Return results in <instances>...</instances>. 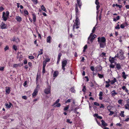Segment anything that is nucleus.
Listing matches in <instances>:
<instances>
[{"instance_id":"4d7b16f0","label":"nucleus","mask_w":129,"mask_h":129,"mask_svg":"<svg viewBox=\"0 0 129 129\" xmlns=\"http://www.w3.org/2000/svg\"><path fill=\"white\" fill-rule=\"evenodd\" d=\"M27 60L26 59H25L24 61V64L25 65L27 63Z\"/></svg>"},{"instance_id":"c756f323","label":"nucleus","mask_w":129,"mask_h":129,"mask_svg":"<svg viewBox=\"0 0 129 129\" xmlns=\"http://www.w3.org/2000/svg\"><path fill=\"white\" fill-rule=\"evenodd\" d=\"M41 8L45 12H46V9L43 5H42Z\"/></svg>"},{"instance_id":"393cba45","label":"nucleus","mask_w":129,"mask_h":129,"mask_svg":"<svg viewBox=\"0 0 129 129\" xmlns=\"http://www.w3.org/2000/svg\"><path fill=\"white\" fill-rule=\"evenodd\" d=\"M116 79L114 78L113 79V80H111V81H110L111 83V84H114L115 83V82H116Z\"/></svg>"},{"instance_id":"5fc2aeb1","label":"nucleus","mask_w":129,"mask_h":129,"mask_svg":"<svg viewBox=\"0 0 129 129\" xmlns=\"http://www.w3.org/2000/svg\"><path fill=\"white\" fill-rule=\"evenodd\" d=\"M71 99H69L68 100H67L65 102L66 103H70L71 102Z\"/></svg>"},{"instance_id":"864d4df0","label":"nucleus","mask_w":129,"mask_h":129,"mask_svg":"<svg viewBox=\"0 0 129 129\" xmlns=\"http://www.w3.org/2000/svg\"><path fill=\"white\" fill-rule=\"evenodd\" d=\"M35 4H37V0H31Z\"/></svg>"},{"instance_id":"6ab92c4d","label":"nucleus","mask_w":129,"mask_h":129,"mask_svg":"<svg viewBox=\"0 0 129 129\" xmlns=\"http://www.w3.org/2000/svg\"><path fill=\"white\" fill-rule=\"evenodd\" d=\"M10 104H5L7 108H10L11 107V106H12V104L11 103H9Z\"/></svg>"},{"instance_id":"f704fd0d","label":"nucleus","mask_w":129,"mask_h":129,"mask_svg":"<svg viewBox=\"0 0 129 129\" xmlns=\"http://www.w3.org/2000/svg\"><path fill=\"white\" fill-rule=\"evenodd\" d=\"M70 119H67L66 122L69 123L71 124L72 123V122L70 121Z\"/></svg>"},{"instance_id":"7ed1b4c3","label":"nucleus","mask_w":129,"mask_h":129,"mask_svg":"<svg viewBox=\"0 0 129 129\" xmlns=\"http://www.w3.org/2000/svg\"><path fill=\"white\" fill-rule=\"evenodd\" d=\"M67 60H64L61 61L62 69L63 70V71H65V67L67 65Z\"/></svg>"},{"instance_id":"ddd939ff","label":"nucleus","mask_w":129,"mask_h":129,"mask_svg":"<svg viewBox=\"0 0 129 129\" xmlns=\"http://www.w3.org/2000/svg\"><path fill=\"white\" fill-rule=\"evenodd\" d=\"M114 58L113 57L111 58L110 57L109 58V61L111 63H112L114 62Z\"/></svg>"},{"instance_id":"a18cd8bd","label":"nucleus","mask_w":129,"mask_h":129,"mask_svg":"<svg viewBox=\"0 0 129 129\" xmlns=\"http://www.w3.org/2000/svg\"><path fill=\"white\" fill-rule=\"evenodd\" d=\"M94 105H95L96 106H100L99 104L97 102H94Z\"/></svg>"},{"instance_id":"0e129e2a","label":"nucleus","mask_w":129,"mask_h":129,"mask_svg":"<svg viewBox=\"0 0 129 129\" xmlns=\"http://www.w3.org/2000/svg\"><path fill=\"white\" fill-rule=\"evenodd\" d=\"M22 98L25 100L27 99V96H22Z\"/></svg>"},{"instance_id":"9d476101","label":"nucleus","mask_w":129,"mask_h":129,"mask_svg":"<svg viewBox=\"0 0 129 129\" xmlns=\"http://www.w3.org/2000/svg\"><path fill=\"white\" fill-rule=\"evenodd\" d=\"M99 43L100 44V47L101 48H104L105 47V46L106 45V42L100 43Z\"/></svg>"},{"instance_id":"e433bc0d","label":"nucleus","mask_w":129,"mask_h":129,"mask_svg":"<svg viewBox=\"0 0 129 129\" xmlns=\"http://www.w3.org/2000/svg\"><path fill=\"white\" fill-rule=\"evenodd\" d=\"M125 24L124 23H123L121 24L120 25V27L121 28H124L125 27Z\"/></svg>"},{"instance_id":"20e7f679","label":"nucleus","mask_w":129,"mask_h":129,"mask_svg":"<svg viewBox=\"0 0 129 129\" xmlns=\"http://www.w3.org/2000/svg\"><path fill=\"white\" fill-rule=\"evenodd\" d=\"M96 37V36L95 35H93L92 33H91L89 36V40L91 43H92L93 41V40L94 38Z\"/></svg>"},{"instance_id":"3c124183","label":"nucleus","mask_w":129,"mask_h":129,"mask_svg":"<svg viewBox=\"0 0 129 129\" xmlns=\"http://www.w3.org/2000/svg\"><path fill=\"white\" fill-rule=\"evenodd\" d=\"M4 67H0V71H3L4 69Z\"/></svg>"},{"instance_id":"49530a36","label":"nucleus","mask_w":129,"mask_h":129,"mask_svg":"<svg viewBox=\"0 0 129 129\" xmlns=\"http://www.w3.org/2000/svg\"><path fill=\"white\" fill-rule=\"evenodd\" d=\"M50 59L49 58H46L45 59V60L44 61L46 63H47V62H48L49 61H50Z\"/></svg>"},{"instance_id":"ea45409f","label":"nucleus","mask_w":129,"mask_h":129,"mask_svg":"<svg viewBox=\"0 0 129 129\" xmlns=\"http://www.w3.org/2000/svg\"><path fill=\"white\" fill-rule=\"evenodd\" d=\"M86 90V86H84L83 89H82V91L84 92H85Z\"/></svg>"},{"instance_id":"b1692460","label":"nucleus","mask_w":129,"mask_h":129,"mask_svg":"<svg viewBox=\"0 0 129 129\" xmlns=\"http://www.w3.org/2000/svg\"><path fill=\"white\" fill-rule=\"evenodd\" d=\"M12 40L13 41H15L16 42H17L19 41V39L17 38H14Z\"/></svg>"},{"instance_id":"13d9d810","label":"nucleus","mask_w":129,"mask_h":129,"mask_svg":"<svg viewBox=\"0 0 129 129\" xmlns=\"http://www.w3.org/2000/svg\"><path fill=\"white\" fill-rule=\"evenodd\" d=\"M110 67L111 68H114L115 66L114 65L111 64L110 65Z\"/></svg>"},{"instance_id":"603ef678","label":"nucleus","mask_w":129,"mask_h":129,"mask_svg":"<svg viewBox=\"0 0 129 129\" xmlns=\"http://www.w3.org/2000/svg\"><path fill=\"white\" fill-rule=\"evenodd\" d=\"M9 117V115H6L3 117V118L4 119H6Z\"/></svg>"},{"instance_id":"680f3d73","label":"nucleus","mask_w":129,"mask_h":129,"mask_svg":"<svg viewBox=\"0 0 129 129\" xmlns=\"http://www.w3.org/2000/svg\"><path fill=\"white\" fill-rule=\"evenodd\" d=\"M110 114H109V115H113L114 113V112H113V111H110Z\"/></svg>"},{"instance_id":"6e6d98bb","label":"nucleus","mask_w":129,"mask_h":129,"mask_svg":"<svg viewBox=\"0 0 129 129\" xmlns=\"http://www.w3.org/2000/svg\"><path fill=\"white\" fill-rule=\"evenodd\" d=\"M46 63L45 61H43V67H45L46 66Z\"/></svg>"},{"instance_id":"69168bd1","label":"nucleus","mask_w":129,"mask_h":129,"mask_svg":"<svg viewBox=\"0 0 129 129\" xmlns=\"http://www.w3.org/2000/svg\"><path fill=\"white\" fill-rule=\"evenodd\" d=\"M97 5V6L96 7V10H98L100 7V6L99 4V5Z\"/></svg>"},{"instance_id":"f257e3e1","label":"nucleus","mask_w":129,"mask_h":129,"mask_svg":"<svg viewBox=\"0 0 129 129\" xmlns=\"http://www.w3.org/2000/svg\"><path fill=\"white\" fill-rule=\"evenodd\" d=\"M81 0H77V4H75V10L76 14V20L77 18L78 19L77 20L78 21H80L79 18V10L78 9V6L80 9L82 5V2L81 1Z\"/></svg>"},{"instance_id":"f8f14e48","label":"nucleus","mask_w":129,"mask_h":129,"mask_svg":"<svg viewBox=\"0 0 129 129\" xmlns=\"http://www.w3.org/2000/svg\"><path fill=\"white\" fill-rule=\"evenodd\" d=\"M101 122L102 125L104 126L105 127L107 126V124L103 120H101Z\"/></svg>"},{"instance_id":"a19ab883","label":"nucleus","mask_w":129,"mask_h":129,"mask_svg":"<svg viewBox=\"0 0 129 129\" xmlns=\"http://www.w3.org/2000/svg\"><path fill=\"white\" fill-rule=\"evenodd\" d=\"M122 100H119L118 101V102L119 104L121 105L122 104Z\"/></svg>"},{"instance_id":"a878e982","label":"nucleus","mask_w":129,"mask_h":129,"mask_svg":"<svg viewBox=\"0 0 129 129\" xmlns=\"http://www.w3.org/2000/svg\"><path fill=\"white\" fill-rule=\"evenodd\" d=\"M10 88L9 87H8V89H6V92L8 94H9L10 93Z\"/></svg>"},{"instance_id":"6e6552de","label":"nucleus","mask_w":129,"mask_h":129,"mask_svg":"<svg viewBox=\"0 0 129 129\" xmlns=\"http://www.w3.org/2000/svg\"><path fill=\"white\" fill-rule=\"evenodd\" d=\"M0 26L1 29H5L7 28V25L3 22H2V24H1Z\"/></svg>"},{"instance_id":"412c9836","label":"nucleus","mask_w":129,"mask_h":129,"mask_svg":"<svg viewBox=\"0 0 129 129\" xmlns=\"http://www.w3.org/2000/svg\"><path fill=\"white\" fill-rule=\"evenodd\" d=\"M116 68L117 70H119L121 68V66L120 64L119 63L116 64Z\"/></svg>"},{"instance_id":"423d86ee","label":"nucleus","mask_w":129,"mask_h":129,"mask_svg":"<svg viewBox=\"0 0 129 129\" xmlns=\"http://www.w3.org/2000/svg\"><path fill=\"white\" fill-rule=\"evenodd\" d=\"M50 90L51 87L49 86L45 89L44 92L46 94H48L50 93Z\"/></svg>"},{"instance_id":"a211bd4d","label":"nucleus","mask_w":129,"mask_h":129,"mask_svg":"<svg viewBox=\"0 0 129 129\" xmlns=\"http://www.w3.org/2000/svg\"><path fill=\"white\" fill-rule=\"evenodd\" d=\"M32 15L33 16V19L34 22H35L36 21V16L35 14H33Z\"/></svg>"},{"instance_id":"79ce46f5","label":"nucleus","mask_w":129,"mask_h":129,"mask_svg":"<svg viewBox=\"0 0 129 129\" xmlns=\"http://www.w3.org/2000/svg\"><path fill=\"white\" fill-rule=\"evenodd\" d=\"M28 65L29 66V67L30 68H32V63L31 62H29L28 63Z\"/></svg>"},{"instance_id":"338daca9","label":"nucleus","mask_w":129,"mask_h":129,"mask_svg":"<svg viewBox=\"0 0 129 129\" xmlns=\"http://www.w3.org/2000/svg\"><path fill=\"white\" fill-rule=\"evenodd\" d=\"M98 0H96L95 3L96 5H99V2Z\"/></svg>"},{"instance_id":"c03bdc74","label":"nucleus","mask_w":129,"mask_h":129,"mask_svg":"<svg viewBox=\"0 0 129 129\" xmlns=\"http://www.w3.org/2000/svg\"><path fill=\"white\" fill-rule=\"evenodd\" d=\"M45 67H43L42 70V73L43 74L45 73Z\"/></svg>"},{"instance_id":"bf43d9fd","label":"nucleus","mask_w":129,"mask_h":129,"mask_svg":"<svg viewBox=\"0 0 129 129\" xmlns=\"http://www.w3.org/2000/svg\"><path fill=\"white\" fill-rule=\"evenodd\" d=\"M6 16H7V17H8L9 16V12L8 11H6Z\"/></svg>"},{"instance_id":"dca6fc26","label":"nucleus","mask_w":129,"mask_h":129,"mask_svg":"<svg viewBox=\"0 0 129 129\" xmlns=\"http://www.w3.org/2000/svg\"><path fill=\"white\" fill-rule=\"evenodd\" d=\"M94 117H96L97 118L100 119H102V117L101 116H99L98 114H95L94 115Z\"/></svg>"},{"instance_id":"4468645a","label":"nucleus","mask_w":129,"mask_h":129,"mask_svg":"<svg viewBox=\"0 0 129 129\" xmlns=\"http://www.w3.org/2000/svg\"><path fill=\"white\" fill-rule=\"evenodd\" d=\"M16 19L18 21L20 22L22 20V18L21 17L19 16H16Z\"/></svg>"},{"instance_id":"c9c22d12","label":"nucleus","mask_w":129,"mask_h":129,"mask_svg":"<svg viewBox=\"0 0 129 129\" xmlns=\"http://www.w3.org/2000/svg\"><path fill=\"white\" fill-rule=\"evenodd\" d=\"M124 107L126 109L129 110V106L127 104H125L124 106Z\"/></svg>"},{"instance_id":"9b49d317","label":"nucleus","mask_w":129,"mask_h":129,"mask_svg":"<svg viewBox=\"0 0 129 129\" xmlns=\"http://www.w3.org/2000/svg\"><path fill=\"white\" fill-rule=\"evenodd\" d=\"M5 12H3L2 18H3V20L4 21H6L7 20L8 17H6L5 16Z\"/></svg>"},{"instance_id":"774afa93","label":"nucleus","mask_w":129,"mask_h":129,"mask_svg":"<svg viewBox=\"0 0 129 129\" xmlns=\"http://www.w3.org/2000/svg\"><path fill=\"white\" fill-rule=\"evenodd\" d=\"M103 94V93L102 92V91L100 92L99 94V96H102Z\"/></svg>"},{"instance_id":"de8ad7c7","label":"nucleus","mask_w":129,"mask_h":129,"mask_svg":"<svg viewBox=\"0 0 129 129\" xmlns=\"http://www.w3.org/2000/svg\"><path fill=\"white\" fill-rule=\"evenodd\" d=\"M28 58L30 59H34V57L32 56H28Z\"/></svg>"},{"instance_id":"cd10ccee","label":"nucleus","mask_w":129,"mask_h":129,"mask_svg":"<svg viewBox=\"0 0 129 129\" xmlns=\"http://www.w3.org/2000/svg\"><path fill=\"white\" fill-rule=\"evenodd\" d=\"M124 111H122L121 112V113L120 114V115L122 117H124Z\"/></svg>"},{"instance_id":"bb28decb","label":"nucleus","mask_w":129,"mask_h":129,"mask_svg":"<svg viewBox=\"0 0 129 129\" xmlns=\"http://www.w3.org/2000/svg\"><path fill=\"white\" fill-rule=\"evenodd\" d=\"M40 50L41 51V52H40V51H39V54H38V55L37 58L38 57V56L40 55H41V54H43V49H40Z\"/></svg>"},{"instance_id":"4be33fe9","label":"nucleus","mask_w":129,"mask_h":129,"mask_svg":"<svg viewBox=\"0 0 129 129\" xmlns=\"http://www.w3.org/2000/svg\"><path fill=\"white\" fill-rule=\"evenodd\" d=\"M122 77L125 79H126V77L127 75L125 74V73L124 72H123L122 73Z\"/></svg>"},{"instance_id":"09e8293b","label":"nucleus","mask_w":129,"mask_h":129,"mask_svg":"<svg viewBox=\"0 0 129 129\" xmlns=\"http://www.w3.org/2000/svg\"><path fill=\"white\" fill-rule=\"evenodd\" d=\"M4 9L1 6L0 7V11L2 12L4 10Z\"/></svg>"},{"instance_id":"473e14b6","label":"nucleus","mask_w":129,"mask_h":129,"mask_svg":"<svg viewBox=\"0 0 129 129\" xmlns=\"http://www.w3.org/2000/svg\"><path fill=\"white\" fill-rule=\"evenodd\" d=\"M24 13L25 14H26L27 15L28 14V12L26 10H24Z\"/></svg>"},{"instance_id":"2eb2a0df","label":"nucleus","mask_w":129,"mask_h":129,"mask_svg":"<svg viewBox=\"0 0 129 129\" xmlns=\"http://www.w3.org/2000/svg\"><path fill=\"white\" fill-rule=\"evenodd\" d=\"M118 93L116 92L115 90H113L112 92L111 95L112 96H114L115 95H117Z\"/></svg>"},{"instance_id":"0eeeda50","label":"nucleus","mask_w":129,"mask_h":129,"mask_svg":"<svg viewBox=\"0 0 129 129\" xmlns=\"http://www.w3.org/2000/svg\"><path fill=\"white\" fill-rule=\"evenodd\" d=\"M38 91V88H36L34 90V92L32 94V96L33 98H35L36 95L37 94Z\"/></svg>"},{"instance_id":"e2e57ef3","label":"nucleus","mask_w":129,"mask_h":129,"mask_svg":"<svg viewBox=\"0 0 129 129\" xmlns=\"http://www.w3.org/2000/svg\"><path fill=\"white\" fill-rule=\"evenodd\" d=\"M34 44L35 45H36L37 46H38V45L37 44V40H36L34 42Z\"/></svg>"},{"instance_id":"052dcab7","label":"nucleus","mask_w":129,"mask_h":129,"mask_svg":"<svg viewBox=\"0 0 129 129\" xmlns=\"http://www.w3.org/2000/svg\"><path fill=\"white\" fill-rule=\"evenodd\" d=\"M119 25L118 24V25L115 27V28L116 29H120Z\"/></svg>"},{"instance_id":"72a5a7b5","label":"nucleus","mask_w":129,"mask_h":129,"mask_svg":"<svg viewBox=\"0 0 129 129\" xmlns=\"http://www.w3.org/2000/svg\"><path fill=\"white\" fill-rule=\"evenodd\" d=\"M87 48V45H85L84 46V49L83 50V52H85V51L86 49Z\"/></svg>"},{"instance_id":"7c9ffc66","label":"nucleus","mask_w":129,"mask_h":129,"mask_svg":"<svg viewBox=\"0 0 129 129\" xmlns=\"http://www.w3.org/2000/svg\"><path fill=\"white\" fill-rule=\"evenodd\" d=\"M98 76L100 78H102L104 77L103 75L101 74H100L98 73Z\"/></svg>"},{"instance_id":"2f4dec72","label":"nucleus","mask_w":129,"mask_h":129,"mask_svg":"<svg viewBox=\"0 0 129 129\" xmlns=\"http://www.w3.org/2000/svg\"><path fill=\"white\" fill-rule=\"evenodd\" d=\"M12 48L15 51L17 49V46L15 45H14L13 46Z\"/></svg>"},{"instance_id":"8fccbe9b","label":"nucleus","mask_w":129,"mask_h":129,"mask_svg":"<svg viewBox=\"0 0 129 129\" xmlns=\"http://www.w3.org/2000/svg\"><path fill=\"white\" fill-rule=\"evenodd\" d=\"M96 29L95 26H94L93 27V28L92 30V33H94L95 31V30Z\"/></svg>"},{"instance_id":"37998d69","label":"nucleus","mask_w":129,"mask_h":129,"mask_svg":"<svg viewBox=\"0 0 129 129\" xmlns=\"http://www.w3.org/2000/svg\"><path fill=\"white\" fill-rule=\"evenodd\" d=\"M9 47L8 46H6L4 48V50L5 51H6L7 50L9 49Z\"/></svg>"},{"instance_id":"39448f33","label":"nucleus","mask_w":129,"mask_h":129,"mask_svg":"<svg viewBox=\"0 0 129 129\" xmlns=\"http://www.w3.org/2000/svg\"><path fill=\"white\" fill-rule=\"evenodd\" d=\"M98 42L99 43L106 42V39L104 37L100 38L99 37L98 38Z\"/></svg>"},{"instance_id":"c85d7f7f","label":"nucleus","mask_w":129,"mask_h":129,"mask_svg":"<svg viewBox=\"0 0 129 129\" xmlns=\"http://www.w3.org/2000/svg\"><path fill=\"white\" fill-rule=\"evenodd\" d=\"M62 55V54L61 53H59L58 54V57L57 59L60 60L61 56Z\"/></svg>"},{"instance_id":"1a4fd4ad","label":"nucleus","mask_w":129,"mask_h":129,"mask_svg":"<svg viewBox=\"0 0 129 129\" xmlns=\"http://www.w3.org/2000/svg\"><path fill=\"white\" fill-rule=\"evenodd\" d=\"M59 73V72L57 71H54L53 74V77H57Z\"/></svg>"},{"instance_id":"58836bf2","label":"nucleus","mask_w":129,"mask_h":129,"mask_svg":"<svg viewBox=\"0 0 129 129\" xmlns=\"http://www.w3.org/2000/svg\"><path fill=\"white\" fill-rule=\"evenodd\" d=\"M69 108V105L65 107L64 109V110L65 111L67 110Z\"/></svg>"},{"instance_id":"4c0bfd02","label":"nucleus","mask_w":129,"mask_h":129,"mask_svg":"<svg viewBox=\"0 0 129 129\" xmlns=\"http://www.w3.org/2000/svg\"><path fill=\"white\" fill-rule=\"evenodd\" d=\"M60 100L59 99H58L55 102V103L53 105H55L57 104V103H58V102Z\"/></svg>"},{"instance_id":"5701e85b","label":"nucleus","mask_w":129,"mask_h":129,"mask_svg":"<svg viewBox=\"0 0 129 129\" xmlns=\"http://www.w3.org/2000/svg\"><path fill=\"white\" fill-rule=\"evenodd\" d=\"M70 90L72 93H75L76 92V90L73 87L71 88Z\"/></svg>"},{"instance_id":"aec40b11","label":"nucleus","mask_w":129,"mask_h":129,"mask_svg":"<svg viewBox=\"0 0 129 129\" xmlns=\"http://www.w3.org/2000/svg\"><path fill=\"white\" fill-rule=\"evenodd\" d=\"M51 37L50 36L48 37L47 38V43H50L51 42Z\"/></svg>"},{"instance_id":"f3484780","label":"nucleus","mask_w":129,"mask_h":129,"mask_svg":"<svg viewBox=\"0 0 129 129\" xmlns=\"http://www.w3.org/2000/svg\"><path fill=\"white\" fill-rule=\"evenodd\" d=\"M119 57V59L121 60L123 59L124 58V57L123 55V54H120Z\"/></svg>"},{"instance_id":"f03ea898","label":"nucleus","mask_w":129,"mask_h":129,"mask_svg":"<svg viewBox=\"0 0 129 129\" xmlns=\"http://www.w3.org/2000/svg\"><path fill=\"white\" fill-rule=\"evenodd\" d=\"M78 19V18L76 20H75V22L74 23L73 26V30L74 32L75 31V28L77 29L79 28V25L80 24V21H78L77 20Z\"/></svg>"}]
</instances>
